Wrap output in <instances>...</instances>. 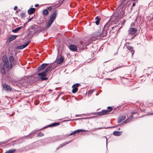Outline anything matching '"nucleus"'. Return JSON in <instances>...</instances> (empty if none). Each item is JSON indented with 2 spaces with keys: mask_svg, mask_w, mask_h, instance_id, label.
<instances>
[{
  "mask_svg": "<svg viewBox=\"0 0 153 153\" xmlns=\"http://www.w3.org/2000/svg\"><path fill=\"white\" fill-rule=\"evenodd\" d=\"M122 133L121 131H114L113 132V134L114 136H119Z\"/></svg>",
  "mask_w": 153,
  "mask_h": 153,
  "instance_id": "nucleus-23",
  "label": "nucleus"
},
{
  "mask_svg": "<svg viewBox=\"0 0 153 153\" xmlns=\"http://www.w3.org/2000/svg\"><path fill=\"white\" fill-rule=\"evenodd\" d=\"M30 41H29L28 42H27V43H26L25 44L23 45H22L21 46H19L18 47L19 48H20V49H23V48H25L26 47L29 45V44L30 43Z\"/></svg>",
  "mask_w": 153,
  "mask_h": 153,
  "instance_id": "nucleus-21",
  "label": "nucleus"
},
{
  "mask_svg": "<svg viewBox=\"0 0 153 153\" xmlns=\"http://www.w3.org/2000/svg\"><path fill=\"white\" fill-rule=\"evenodd\" d=\"M132 5H133V6H134L135 5V3H133V4Z\"/></svg>",
  "mask_w": 153,
  "mask_h": 153,
  "instance_id": "nucleus-41",
  "label": "nucleus"
},
{
  "mask_svg": "<svg viewBox=\"0 0 153 153\" xmlns=\"http://www.w3.org/2000/svg\"><path fill=\"white\" fill-rule=\"evenodd\" d=\"M95 19L96 20L95 23L97 25H98L100 22V19L97 16L96 17Z\"/></svg>",
  "mask_w": 153,
  "mask_h": 153,
  "instance_id": "nucleus-27",
  "label": "nucleus"
},
{
  "mask_svg": "<svg viewBox=\"0 0 153 153\" xmlns=\"http://www.w3.org/2000/svg\"><path fill=\"white\" fill-rule=\"evenodd\" d=\"M114 17V16H112V17L111 18V19H112Z\"/></svg>",
  "mask_w": 153,
  "mask_h": 153,
  "instance_id": "nucleus-43",
  "label": "nucleus"
},
{
  "mask_svg": "<svg viewBox=\"0 0 153 153\" xmlns=\"http://www.w3.org/2000/svg\"><path fill=\"white\" fill-rule=\"evenodd\" d=\"M3 61L4 63L3 65L4 67L6 68L9 69V63L7 58V57H4L3 58Z\"/></svg>",
  "mask_w": 153,
  "mask_h": 153,
  "instance_id": "nucleus-5",
  "label": "nucleus"
},
{
  "mask_svg": "<svg viewBox=\"0 0 153 153\" xmlns=\"http://www.w3.org/2000/svg\"><path fill=\"white\" fill-rule=\"evenodd\" d=\"M48 64L44 63L42 64L40 66H39L37 68V70L38 71H39L42 70L44 69L48 65Z\"/></svg>",
  "mask_w": 153,
  "mask_h": 153,
  "instance_id": "nucleus-9",
  "label": "nucleus"
},
{
  "mask_svg": "<svg viewBox=\"0 0 153 153\" xmlns=\"http://www.w3.org/2000/svg\"><path fill=\"white\" fill-rule=\"evenodd\" d=\"M134 23H132L131 25H132V24H133Z\"/></svg>",
  "mask_w": 153,
  "mask_h": 153,
  "instance_id": "nucleus-44",
  "label": "nucleus"
},
{
  "mask_svg": "<svg viewBox=\"0 0 153 153\" xmlns=\"http://www.w3.org/2000/svg\"><path fill=\"white\" fill-rule=\"evenodd\" d=\"M59 125V123H54L51 124L49 125L48 126V127H53L56 126H57Z\"/></svg>",
  "mask_w": 153,
  "mask_h": 153,
  "instance_id": "nucleus-26",
  "label": "nucleus"
},
{
  "mask_svg": "<svg viewBox=\"0 0 153 153\" xmlns=\"http://www.w3.org/2000/svg\"><path fill=\"white\" fill-rule=\"evenodd\" d=\"M126 118L125 116H122L119 117L118 119V122L120 123L124 120Z\"/></svg>",
  "mask_w": 153,
  "mask_h": 153,
  "instance_id": "nucleus-17",
  "label": "nucleus"
},
{
  "mask_svg": "<svg viewBox=\"0 0 153 153\" xmlns=\"http://www.w3.org/2000/svg\"><path fill=\"white\" fill-rule=\"evenodd\" d=\"M37 28L38 27L37 25H33L30 27L29 31L30 32H33V34H34L35 33L40 32L39 30H37Z\"/></svg>",
  "mask_w": 153,
  "mask_h": 153,
  "instance_id": "nucleus-4",
  "label": "nucleus"
},
{
  "mask_svg": "<svg viewBox=\"0 0 153 153\" xmlns=\"http://www.w3.org/2000/svg\"><path fill=\"white\" fill-rule=\"evenodd\" d=\"M48 11L47 9L44 10L43 11V13L45 15H47L48 14Z\"/></svg>",
  "mask_w": 153,
  "mask_h": 153,
  "instance_id": "nucleus-29",
  "label": "nucleus"
},
{
  "mask_svg": "<svg viewBox=\"0 0 153 153\" xmlns=\"http://www.w3.org/2000/svg\"><path fill=\"white\" fill-rule=\"evenodd\" d=\"M63 60V58L62 57H61L57 59V62L58 64H60L62 62Z\"/></svg>",
  "mask_w": 153,
  "mask_h": 153,
  "instance_id": "nucleus-25",
  "label": "nucleus"
},
{
  "mask_svg": "<svg viewBox=\"0 0 153 153\" xmlns=\"http://www.w3.org/2000/svg\"><path fill=\"white\" fill-rule=\"evenodd\" d=\"M124 11L122 9L121 11L119 13H118L117 15V17L120 19L122 18L124 15Z\"/></svg>",
  "mask_w": 153,
  "mask_h": 153,
  "instance_id": "nucleus-12",
  "label": "nucleus"
},
{
  "mask_svg": "<svg viewBox=\"0 0 153 153\" xmlns=\"http://www.w3.org/2000/svg\"><path fill=\"white\" fill-rule=\"evenodd\" d=\"M52 9V7H48V8H47V10H51V9Z\"/></svg>",
  "mask_w": 153,
  "mask_h": 153,
  "instance_id": "nucleus-35",
  "label": "nucleus"
},
{
  "mask_svg": "<svg viewBox=\"0 0 153 153\" xmlns=\"http://www.w3.org/2000/svg\"><path fill=\"white\" fill-rule=\"evenodd\" d=\"M88 131V130H83V129L77 130L74 131L72 133L70 134H69V135L70 136V135H74L76 133H79V132H85V131Z\"/></svg>",
  "mask_w": 153,
  "mask_h": 153,
  "instance_id": "nucleus-10",
  "label": "nucleus"
},
{
  "mask_svg": "<svg viewBox=\"0 0 153 153\" xmlns=\"http://www.w3.org/2000/svg\"><path fill=\"white\" fill-rule=\"evenodd\" d=\"M33 19V17H32V18H30V19H29L28 20V21H27V22H29V21H30V20H31L32 19Z\"/></svg>",
  "mask_w": 153,
  "mask_h": 153,
  "instance_id": "nucleus-39",
  "label": "nucleus"
},
{
  "mask_svg": "<svg viewBox=\"0 0 153 153\" xmlns=\"http://www.w3.org/2000/svg\"><path fill=\"white\" fill-rule=\"evenodd\" d=\"M16 151L15 149H11L7 151L5 153H13Z\"/></svg>",
  "mask_w": 153,
  "mask_h": 153,
  "instance_id": "nucleus-28",
  "label": "nucleus"
},
{
  "mask_svg": "<svg viewBox=\"0 0 153 153\" xmlns=\"http://www.w3.org/2000/svg\"><path fill=\"white\" fill-rule=\"evenodd\" d=\"M38 136L39 137H42L44 136V134L43 133L41 132H39L38 133Z\"/></svg>",
  "mask_w": 153,
  "mask_h": 153,
  "instance_id": "nucleus-34",
  "label": "nucleus"
},
{
  "mask_svg": "<svg viewBox=\"0 0 153 153\" xmlns=\"http://www.w3.org/2000/svg\"><path fill=\"white\" fill-rule=\"evenodd\" d=\"M107 32L106 30L103 29L102 32V30H101V37L106 36H107Z\"/></svg>",
  "mask_w": 153,
  "mask_h": 153,
  "instance_id": "nucleus-15",
  "label": "nucleus"
},
{
  "mask_svg": "<svg viewBox=\"0 0 153 153\" xmlns=\"http://www.w3.org/2000/svg\"><path fill=\"white\" fill-rule=\"evenodd\" d=\"M137 31V29L134 27H131L128 30V35L131 36V37L129 38V39L131 40L136 36L137 35L136 34V33Z\"/></svg>",
  "mask_w": 153,
  "mask_h": 153,
  "instance_id": "nucleus-2",
  "label": "nucleus"
},
{
  "mask_svg": "<svg viewBox=\"0 0 153 153\" xmlns=\"http://www.w3.org/2000/svg\"><path fill=\"white\" fill-rule=\"evenodd\" d=\"M39 6V5L38 4H36L35 5V7H37Z\"/></svg>",
  "mask_w": 153,
  "mask_h": 153,
  "instance_id": "nucleus-38",
  "label": "nucleus"
},
{
  "mask_svg": "<svg viewBox=\"0 0 153 153\" xmlns=\"http://www.w3.org/2000/svg\"><path fill=\"white\" fill-rule=\"evenodd\" d=\"M36 9L35 8H31L28 10V13L29 14H32L35 12Z\"/></svg>",
  "mask_w": 153,
  "mask_h": 153,
  "instance_id": "nucleus-19",
  "label": "nucleus"
},
{
  "mask_svg": "<svg viewBox=\"0 0 153 153\" xmlns=\"http://www.w3.org/2000/svg\"><path fill=\"white\" fill-rule=\"evenodd\" d=\"M17 8H18L17 7V6H15L14 7V10H17Z\"/></svg>",
  "mask_w": 153,
  "mask_h": 153,
  "instance_id": "nucleus-37",
  "label": "nucleus"
},
{
  "mask_svg": "<svg viewBox=\"0 0 153 153\" xmlns=\"http://www.w3.org/2000/svg\"><path fill=\"white\" fill-rule=\"evenodd\" d=\"M17 36L16 35L11 36L9 38L8 41L9 42H11L15 39L17 37Z\"/></svg>",
  "mask_w": 153,
  "mask_h": 153,
  "instance_id": "nucleus-22",
  "label": "nucleus"
},
{
  "mask_svg": "<svg viewBox=\"0 0 153 153\" xmlns=\"http://www.w3.org/2000/svg\"><path fill=\"white\" fill-rule=\"evenodd\" d=\"M106 79L107 80H111V79H109V78H108V79Z\"/></svg>",
  "mask_w": 153,
  "mask_h": 153,
  "instance_id": "nucleus-42",
  "label": "nucleus"
},
{
  "mask_svg": "<svg viewBox=\"0 0 153 153\" xmlns=\"http://www.w3.org/2000/svg\"><path fill=\"white\" fill-rule=\"evenodd\" d=\"M102 128H100V127L98 128H95L94 129H91V131H94L97 129H102Z\"/></svg>",
  "mask_w": 153,
  "mask_h": 153,
  "instance_id": "nucleus-33",
  "label": "nucleus"
},
{
  "mask_svg": "<svg viewBox=\"0 0 153 153\" xmlns=\"http://www.w3.org/2000/svg\"><path fill=\"white\" fill-rule=\"evenodd\" d=\"M56 11L55 10L51 15L47 25V26L48 28H49L51 24L55 20L56 17Z\"/></svg>",
  "mask_w": 153,
  "mask_h": 153,
  "instance_id": "nucleus-1",
  "label": "nucleus"
},
{
  "mask_svg": "<svg viewBox=\"0 0 153 153\" xmlns=\"http://www.w3.org/2000/svg\"><path fill=\"white\" fill-rule=\"evenodd\" d=\"M101 29H100L98 31L94 33V35L95 37L100 36L101 37Z\"/></svg>",
  "mask_w": 153,
  "mask_h": 153,
  "instance_id": "nucleus-14",
  "label": "nucleus"
},
{
  "mask_svg": "<svg viewBox=\"0 0 153 153\" xmlns=\"http://www.w3.org/2000/svg\"><path fill=\"white\" fill-rule=\"evenodd\" d=\"M24 13H21V14H20V15L21 16H23V15H24Z\"/></svg>",
  "mask_w": 153,
  "mask_h": 153,
  "instance_id": "nucleus-40",
  "label": "nucleus"
},
{
  "mask_svg": "<svg viewBox=\"0 0 153 153\" xmlns=\"http://www.w3.org/2000/svg\"><path fill=\"white\" fill-rule=\"evenodd\" d=\"M95 39H94V40H95Z\"/></svg>",
  "mask_w": 153,
  "mask_h": 153,
  "instance_id": "nucleus-45",
  "label": "nucleus"
},
{
  "mask_svg": "<svg viewBox=\"0 0 153 153\" xmlns=\"http://www.w3.org/2000/svg\"><path fill=\"white\" fill-rule=\"evenodd\" d=\"M80 84L79 83L75 84L73 85L72 86V93H76L78 90V87L80 86Z\"/></svg>",
  "mask_w": 153,
  "mask_h": 153,
  "instance_id": "nucleus-8",
  "label": "nucleus"
},
{
  "mask_svg": "<svg viewBox=\"0 0 153 153\" xmlns=\"http://www.w3.org/2000/svg\"><path fill=\"white\" fill-rule=\"evenodd\" d=\"M70 49L73 51H76L77 48L76 46L74 45H71L69 46Z\"/></svg>",
  "mask_w": 153,
  "mask_h": 153,
  "instance_id": "nucleus-13",
  "label": "nucleus"
},
{
  "mask_svg": "<svg viewBox=\"0 0 153 153\" xmlns=\"http://www.w3.org/2000/svg\"><path fill=\"white\" fill-rule=\"evenodd\" d=\"M23 27V26L18 27L15 29L13 30L12 32L14 33H16L18 31H19V30H20L21 29H22Z\"/></svg>",
  "mask_w": 153,
  "mask_h": 153,
  "instance_id": "nucleus-24",
  "label": "nucleus"
},
{
  "mask_svg": "<svg viewBox=\"0 0 153 153\" xmlns=\"http://www.w3.org/2000/svg\"><path fill=\"white\" fill-rule=\"evenodd\" d=\"M38 75L40 76V79L42 80L48 79V78L46 77L47 75V74L45 71L38 73Z\"/></svg>",
  "mask_w": 153,
  "mask_h": 153,
  "instance_id": "nucleus-7",
  "label": "nucleus"
},
{
  "mask_svg": "<svg viewBox=\"0 0 153 153\" xmlns=\"http://www.w3.org/2000/svg\"><path fill=\"white\" fill-rule=\"evenodd\" d=\"M4 68V66L2 65V64L0 65V72L3 75L5 74V71Z\"/></svg>",
  "mask_w": 153,
  "mask_h": 153,
  "instance_id": "nucleus-11",
  "label": "nucleus"
},
{
  "mask_svg": "<svg viewBox=\"0 0 153 153\" xmlns=\"http://www.w3.org/2000/svg\"><path fill=\"white\" fill-rule=\"evenodd\" d=\"M3 87L5 88L6 90H11V88L10 86L6 84H4L3 85Z\"/></svg>",
  "mask_w": 153,
  "mask_h": 153,
  "instance_id": "nucleus-20",
  "label": "nucleus"
},
{
  "mask_svg": "<svg viewBox=\"0 0 153 153\" xmlns=\"http://www.w3.org/2000/svg\"><path fill=\"white\" fill-rule=\"evenodd\" d=\"M132 115L130 117L128 118L124 123H126L131 120L133 118H136L138 114L137 113L133 112L131 113Z\"/></svg>",
  "mask_w": 153,
  "mask_h": 153,
  "instance_id": "nucleus-6",
  "label": "nucleus"
},
{
  "mask_svg": "<svg viewBox=\"0 0 153 153\" xmlns=\"http://www.w3.org/2000/svg\"><path fill=\"white\" fill-rule=\"evenodd\" d=\"M51 67H48L45 69L44 71L47 74V72L51 71Z\"/></svg>",
  "mask_w": 153,
  "mask_h": 153,
  "instance_id": "nucleus-31",
  "label": "nucleus"
},
{
  "mask_svg": "<svg viewBox=\"0 0 153 153\" xmlns=\"http://www.w3.org/2000/svg\"><path fill=\"white\" fill-rule=\"evenodd\" d=\"M69 143V142H65L60 145V147H62L66 145L67 144Z\"/></svg>",
  "mask_w": 153,
  "mask_h": 153,
  "instance_id": "nucleus-32",
  "label": "nucleus"
},
{
  "mask_svg": "<svg viewBox=\"0 0 153 153\" xmlns=\"http://www.w3.org/2000/svg\"><path fill=\"white\" fill-rule=\"evenodd\" d=\"M107 108L108 110H103L101 111L98 112V114L100 115L107 114H109L113 110V108L110 106L108 107Z\"/></svg>",
  "mask_w": 153,
  "mask_h": 153,
  "instance_id": "nucleus-3",
  "label": "nucleus"
},
{
  "mask_svg": "<svg viewBox=\"0 0 153 153\" xmlns=\"http://www.w3.org/2000/svg\"><path fill=\"white\" fill-rule=\"evenodd\" d=\"M9 59L10 63V69H11L12 67V64L13 63L14 60V58L13 57V56H10L9 58Z\"/></svg>",
  "mask_w": 153,
  "mask_h": 153,
  "instance_id": "nucleus-16",
  "label": "nucleus"
},
{
  "mask_svg": "<svg viewBox=\"0 0 153 153\" xmlns=\"http://www.w3.org/2000/svg\"><path fill=\"white\" fill-rule=\"evenodd\" d=\"M92 40L93 39L91 40V39H90L88 42L85 43L84 44V45L85 46H86L87 45H89L90 43L92 42Z\"/></svg>",
  "mask_w": 153,
  "mask_h": 153,
  "instance_id": "nucleus-30",
  "label": "nucleus"
},
{
  "mask_svg": "<svg viewBox=\"0 0 153 153\" xmlns=\"http://www.w3.org/2000/svg\"><path fill=\"white\" fill-rule=\"evenodd\" d=\"M127 49L129 50V51L131 53L133 56L134 53V51L133 49V47L130 46H127Z\"/></svg>",
  "mask_w": 153,
  "mask_h": 153,
  "instance_id": "nucleus-18",
  "label": "nucleus"
},
{
  "mask_svg": "<svg viewBox=\"0 0 153 153\" xmlns=\"http://www.w3.org/2000/svg\"><path fill=\"white\" fill-rule=\"evenodd\" d=\"M121 4H123L125 1H126V0H121Z\"/></svg>",
  "mask_w": 153,
  "mask_h": 153,
  "instance_id": "nucleus-36",
  "label": "nucleus"
}]
</instances>
